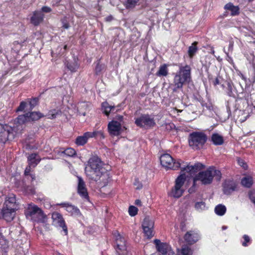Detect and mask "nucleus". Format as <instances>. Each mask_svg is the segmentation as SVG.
Listing matches in <instances>:
<instances>
[{"instance_id": "1", "label": "nucleus", "mask_w": 255, "mask_h": 255, "mask_svg": "<svg viewBox=\"0 0 255 255\" xmlns=\"http://www.w3.org/2000/svg\"><path fill=\"white\" fill-rule=\"evenodd\" d=\"M103 163L97 156L91 157L88 161V166L85 168L86 175L89 178L98 181L101 178L109 176L107 170L102 167Z\"/></svg>"}, {"instance_id": "2", "label": "nucleus", "mask_w": 255, "mask_h": 255, "mask_svg": "<svg viewBox=\"0 0 255 255\" xmlns=\"http://www.w3.org/2000/svg\"><path fill=\"white\" fill-rule=\"evenodd\" d=\"M191 68L190 65H179V71L175 74L173 85L175 87L173 91L176 92L177 89H181L184 84L189 83L191 79Z\"/></svg>"}, {"instance_id": "3", "label": "nucleus", "mask_w": 255, "mask_h": 255, "mask_svg": "<svg viewBox=\"0 0 255 255\" xmlns=\"http://www.w3.org/2000/svg\"><path fill=\"white\" fill-rule=\"evenodd\" d=\"M220 181L222 177V174L220 170L212 166L208 168L206 170L200 172L193 179V186H195L197 181H200L203 184H210L213 181V177Z\"/></svg>"}, {"instance_id": "4", "label": "nucleus", "mask_w": 255, "mask_h": 255, "mask_svg": "<svg viewBox=\"0 0 255 255\" xmlns=\"http://www.w3.org/2000/svg\"><path fill=\"white\" fill-rule=\"evenodd\" d=\"M26 218L37 223H45L46 216L37 206L29 204L25 211Z\"/></svg>"}, {"instance_id": "5", "label": "nucleus", "mask_w": 255, "mask_h": 255, "mask_svg": "<svg viewBox=\"0 0 255 255\" xmlns=\"http://www.w3.org/2000/svg\"><path fill=\"white\" fill-rule=\"evenodd\" d=\"M207 140V136L203 132H193L189 134L188 137L189 146L196 150L202 148Z\"/></svg>"}, {"instance_id": "6", "label": "nucleus", "mask_w": 255, "mask_h": 255, "mask_svg": "<svg viewBox=\"0 0 255 255\" xmlns=\"http://www.w3.org/2000/svg\"><path fill=\"white\" fill-rule=\"evenodd\" d=\"M186 179L184 173H181L175 181V185L172 188L170 195L174 198H178L183 194L184 189L183 188Z\"/></svg>"}, {"instance_id": "7", "label": "nucleus", "mask_w": 255, "mask_h": 255, "mask_svg": "<svg viewBox=\"0 0 255 255\" xmlns=\"http://www.w3.org/2000/svg\"><path fill=\"white\" fill-rule=\"evenodd\" d=\"M162 166L167 169L177 170L182 165L179 160L175 161L169 154H163L160 156Z\"/></svg>"}, {"instance_id": "8", "label": "nucleus", "mask_w": 255, "mask_h": 255, "mask_svg": "<svg viewBox=\"0 0 255 255\" xmlns=\"http://www.w3.org/2000/svg\"><path fill=\"white\" fill-rule=\"evenodd\" d=\"M135 124L140 128L147 129L154 127L156 123L152 116L143 114L135 119Z\"/></svg>"}, {"instance_id": "9", "label": "nucleus", "mask_w": 255, "mask_h": 255, "mask_svg": "<svg viewBox=\"0 0 255 255\" xmlns=\"http://www.w3.org/2000/svg\"><path fill=\"white\" fill-rule=\"evenodd\" d=\"M115 237L117 245L116 251L119 255H125L127 253V247L125 240L119 233H115Z\"/></svg>"}, {"instance_id": "10", "label": "nucleus", "mask_w": 255, "mask_h": 255, "mask_svg": "<svg viewBox=\"0 0 255 255\" xmlns=\"http://www.w3.org/2000/svg\"><path fill=\"white\" fill-rule=\"evenodd\" d=\"M52 219L53 224L62 228L65 235H67L68 234V229L62 215L59 213L55 212L52 213Z\"/></svg>"}, {"instance_id": "11", "label": "nucleus", "mask_w": 255, "mask_h": 255, "mask_svg": "<svg viewBox=\"0 0 255 255\" xmlns=\"http://www.w3.org/2000/svg\"><path fill=\"white\" fill-rule=\"evenodd\" d=\"M13 130L11 127L5 125V129L0 133V142L5 143L8 140L13 139L15 136Z\"/></svg>"}, {"instance_id": "12", "label": "nucleus", "mask_w": 255, "mask_h": 255, "mask_svg": "<svg viewBox=\"0 0 255 255\" xmlns=\"http://www.w3.org/2000/svg\"><path fill=\"white\" fill-rule=\"evenodd\" d=\"M204 167V166L200 163H197L194 165L191 166L188 164L185 165L184 167H181V173H184L185 175V172H187L189 173L190 175H192L203 168Z\"/></svg>"}, {"instance_id": "13", "label": "nucleus", "mask_w": 255, "mask_h": 255, "mask_svg": "<svg viewBox=\"0 0 255 255\" xmlns=\"http://www.w3.org/2000/svg\"><path fill=\"white\" fill-rule=\"evenodd\" d=\"M78 183L77 187L78 193L84 199L88 200L89 196L85 182L81 177L78 176Z\"/></svg>"}, {"instance_id": "14", "label": "nucleus", "mask_w": 255, "mask_h": 255, "mask_svg": "<svg viewBox=\"0 0 255 255\" xmlns=\"http://www.w3.org/2000/svg\"><path fill=\"white\" fill-rule=\"evenodd\" d=\"M184 239L188 244L192 245L199 240L200 235L197 231L191 230L185 234Z\"/></svg>"}, {"instance_id": "15", "label": "nucleus", "mask_w": 255, "mask_h": 255, "mask_svg": "<svg viewBox=\"0 0 255 255\" xmlns=\"http://www.w3.org/2000/svg\"><path fill=\"white\" fill-rule=\"evenodd\" d=\"M61 207L65 208L66 210L71 215L79 217L81 215L80 210L75 206L68 202L62 203L59 204Z\"/></svg>"}, {"instance_id": "16", "label": "nucleus", "mask_w": 255, "mask_h": 255, "mask_svg": "<svg viewBox=\"0 0 255 255\" xmlns=\"http://www.w3.org/2000/svg\"><path fill=\"white\" fill-rule=\"evenodd\" d=\"M122 124L116 121H112L108 124V129L110 134L114 135H119L120 134Z\"/></svg>"}, {"instance_id": "17", "label": "nucleus", "mask_w": 255, "mask_h": 255, "mask_svg": "<svg viewBox=\"0 0 255 255\" xmlns=\"http://www.w3.org/2000/svg\"><path fill=\"white\" fill-rule=\"evenodd\" d=\"M236 183L233 180H226L223 183V192L225 194H230L236 190Z\"/></svg>"}, {"instance_id": "18", "label": "nucleus", "mask_w": 255, "mask_h": 255, "mask_svg": "<svg viewBox=\"0 0 255 255\" xmlns=\"http://www.w3.org/2000/svg\"><path fill=\"white\" fill-rule=\"evenodd\" d=\"M15 210L14 208L12 209L4 207L2 211L3 218L7 222H10L14 218Z\"/></svg>"}, {"instance_id": "19", "label": "nucleus", "mask_w": 255, "mask_h": 255, "mask_svg": "<svg viewBox=\"0 0 255 255\" xmlns=\"http://www.w3.org/2000/svg\"><path fill=\"white\" fill-rule=\"evenodd\" d=\"M157 251L161 253V255H176L170 250V247L166 243H162L157 248Z\"/></svg>"}, {"instance_id": "20", "label": "nucleus", "mask_w": 255, "mask_h": 255, "mask_svg": "<svg viewBox=\"0 0 255 255\" xmlns=\"http://www.w3.org/2000/svg\"><path fill=\"white\" fill-rule=\"evenodd\" d=\"M5 205L6 208H14V209L17 210V205L16 203V198L14 195L10 194L6 198Z\"/></svg>"}, {"instance_id": "21", "label": "nucleus", "mask_w": 255, "mask_h": 255, "mask_svg": "<svg viewBox=\"0 0 255 255\" xmlns=\"http://www.w3.org/2000/svg\"><path fill=\"white\" fill-rule=\"evenodd\" d=\"M44 15L41 11H36L31 17V22L34 25H38L43 19Z\"/></svg>"}, {"instance_id": "22", "label": "nucleus", "mask_w": 255, "mask_h": 255, "mask_svg": "<svg viewBox=\"0 0 255 255\" xmlns=\"http://www.w3.org/2000/svg\"><path fill=\"white\" fill-rule=\"evenodd\" d=\"M91 132H86L82 136H78L75 141V143L78 145H83L87 142L89 138H91Z\"/></svg>"}, {"instance_id": "23", "label": "nucleus", "mask_w": 255, "mask_h": 255, "mask_svg": "<svg viewBox=\"0 0 255 255\" xmlns=\"http://www.w3.org/2000/svg\"><path fill=\"white\" fill-rule=\"evenodd\" d=\"M102 108L104 113L107 116H109L111 112L116 113L117 112L115 106L110 105L109 104L106 102L102 103Z\"/></svg>"}, {"instance_id": "24", "label": "nucleus", "mask_w": 255, "mask_h": 255, "mask_svg": "<svg viewBox=\"0 0 255 255\" xmlns=\"http://www.w3.org/2000/svg\"><path fill=\"white\" fill-rule=\"evenodd\" d=\"M28 164L32 165V167H35L40 162L41 159L36 153H32L29 155L27 158Z\"/></svg>"}, {"instance_id": "25", "label": "nucleus", "mask_w": 255, "mask_h": 255, "mask_svg": "<svg viewBox=\"0 0 255 255\" xmlns=\"http://www.w3.org/2000/svg\"><path fill=\"white\" fill-rule=\"evenodd\" d=\"M211 141L216 145H221L224 143V138L222 135L215 133L212 135Z\"/></svg>"}, {"instance_id": "26", "label": "nucleus", "mask_w": 255, "mask_h": 255, "mask_svg": "<svg viewBox=\"0 0 255 255\" xmlns=\"http://www.w3.org/2000/svg\"><path fill=\"white\" fill-rule=\"evenodd\" d=\"M89 105L86 102H82L78 105L77 111L80 115L85 116Z\"/></svg>"}, {"instance_id": "27", "label": "nucleus", "mask_w": 255, "mask_h": 255, "mask_svg": "<svg viewBox=\"0 0 255 255\" xmlns=\"http://www.w3.org/2000/svg\"><path fill=\"white\" fill-rule=\"evenodd\" d=\"M225 8L229 10L231 12L232 15H236L239 13V8L238 6H234L231 3H228L225 6Z\"/></svg>"}, {"instance_id": "28", "label": "nucleus", "mask_w": 255, "mask_h": 255, "mask_svg": "<svg viewBox=\"0 0 255 255\" xmlns=\"http://www.w3.org/2000/svg\"><path fill=\"white\" fill-rule=\"evenodd\" d=\"M241 184L246 188H250L253 184V178L250 176L244 177L241 180Z\"/></svg>"}, {"instance_id": "29", "label": "nucleus", "mask_w": 255, "mask_h": 255, "mask_svg": "<svg viewBox=\"0 0 255 255\" xmlns=\"http://www.w3.org/2000/svg\"><path fill=\"white\" fill-rule=\"evenodd\" d=\"M214 210L217 215L222 216L225 214L227 209L225 205L219 204L215 207Z\"/></svg>"}, {"instance_id": "30", "label": "nucleus", "mask_w": 255, "mask_h": 255, "mask_svg": "<svg viewBox=\"0 0 255 255\" xmlns=\"http://www.w3.org/2000/svg\"><path fill=\"white\" fill-rule=\"evenodd\" d=\"M198 42L196 41L194 42L192 45L189 46L188 50V53L190 58H192L195 54L197 51V45Z\"/></svg>"}, {"instance_id": "31", "label": "nucleus", "mask_w": 255, "mask_h": 255, "mask_svg": "<svg viewBox=\"0 0 255 255\" xmlns=\"http://www.w3.org/2000/svg\"><path fill=\"white\" fill-rule=\"evenodd\" d=\"M27 114H28L29 121H37L38 119H39L40 118L43 117L42 114L39 112L27 113Z\"/></svg>"}, {"instance_id": "32", "label": "nucleus", "mask_w": 255, "mask_h": 255, "mask_svg": "<svg viewBox=\"0 0 255 255\" xmlns=\"http://www.w3.org/2000/svg\"><path fill=\"white\" fill-rule=\"evenodd\" d=\"M168 74V69L166 64L161 65L159 70L156 73V75L158 76H166Z\"/></svg>"}, {"instance_id": "33", "label": "nucleus", "mask_w": 255, "mask_h": 255, "mask_svg": "<svg viewBox=\"0 0 255 255\" xmlns=\"http://www.w3.org/2000/svg\"><path fill=\"white\" fill-rule=\"evenodd\" d=\"M17 123L18 124L22 125L25 123L28 122V114L27 113L24 115H19L16 119Z\"/></svg>"}, {"instance_id": "34", "label": "nucleus", "mask_w": 255, "mask_h": 255, "mask_svg": "<svg viewBox=\"0 0 255 255\" xmlns=\"http://www.w3.org/2000/svg\"><path fill=\"white\" fill-rule=\"evenodd\" d=\"M142 227L153 228L154 222L149 217H146L142 224Z\"/></svg>"}, {"instance_id": "35", "label": "nucleus", "mask_w": 255, "mask_h": 255, "mask_svg": "<svg viewBox=\"0 0 255 255\" xmlns=\"http://www.w3.org/2000/svg\"><path fill=\"white\" fill-rule=\"evenodd\" d=\"M61 112L60 110L53 109L49 111L47 116L49 119H54L57 116L61 114Z\"/></svg>"}, {"instance_id": "36", "label": "nucleus", "mask_w": 255, "mask_h": 255, "mask_svg": "<svg viewBox=\"0 0 255 255\" xmlns=\"http://www.w3.org/2000/svg\"><path fill=\"white\" fill-rule=\"evenodd\" d=\"M145 235L148 238H151L153 236V228L150 227H142Z\"/></svg>"}, {"instance_id": "37", "label": "nucleus", "mask_w": 255, "mask_h": 255, "mask_svg": "<svg viewBox=\"0 0 255 255\" xmlns=\"http://www.w3.org/2000/svg\"><path fill=\"white\" fill-rule=\"evenodd\" d=\"M195 208L197 211H203L206 209V204L203 201L196 202L195 204Z\"/></svg>"}, {"instance_id": "38", "label": "nucleus", "mask_w": 255, "mask_h": 255, "mask_svg": "<svg viewBox=\"0 0 255 255\" xmlns=\"http://www.w3.org/2000/svg\"><path fill=\"white\" fill-rule=\"evenodd\" d=\"M192 254V251L190 247L186 245L182 247L181 249L182 255H191Z\"/></svg>"}, {"instance_id": "39", "label": "nucleus", "mask_w": 255, "mask_h": 255, "mask_svg": "<svg viewBox=\"0 0 255 255\" xmlns=\"http://www.w3.org/2000/svg\"><path fill=\"white\" fill-rule=\"evenodd\" d=\"M67 67L71 72H75L78 68V65L76 62L73 63H68L67 64Z\"/></svg>"}, {"instance_id": "40", "label": "nucleus", "mask_w": 255, "mask_h": 255, "mask_svg": "<svg viewBox=\"0 0 255 255\" xmlns=\"http://www.w3.org/2000/svg\"><path fill=\"white\" fill-rule=\"evenodd\" d=\"M67 47V45H64L63 47H62V46H59L56 49L55 54L57 55H62L64 53Z\"/></svg>"}, {"instance_id": "41", "label": "nucleus", "mask_w": 255, "mask_h": 255, "mask_svg": "<svg viewBox=\"0 0 255 255\" xmlns=\"http://www.w3.org/2000/svg\"><path fill=\"white\" fill-rule=\"evenodd\" d=\"M64 154L67 156H73L76 154L75 150L72 148H68L65 149L64 152Z\"/></svg>"}, {"instance_id": "42", "label": "nucleus", "mask_w": 255, "mask_h": 255, "mask_svg": "<svg viewBox=\"0 0 255 255\" xmlns=\"http://www.w3.org/2000/svg\"><path fill=\"white\" fill-rule=\"evenodd\" d=\"M138 209L133 206H129L128 208V213L131 216H134L137 213Z\"/></svg>"}, {"instance_id": "43", "label": "nucleus", "mask_w": 255, "mask_h": 255, "mask_svg": "<svg viewBox=\"0 0 255 255\" xmlns=\"http://www.w3.org/2000/svg\"><path fill=\"white\" fill-rule=\"evenodd\" d=\"M91 134L92 137H100V138H104L105 137L104 135V133L102 131H94L93 132H91Z\"/></svg>"}, {"instance_id": "44", "label": "nucleus", "mask_w": 255, "mask_h": 255, "mask_svg": "<svg viewBox=\"0 0 255 255\" xmlns=\"http://www.w3.org/2000/svg\"><path fill=\"white\" fill-rule=\"evenodd\" d=\"M138 0H128L127 6L128 8H132L138 2Z\"/></svg>"}, {"instance_id": "45", "label": "nucleus", "mask_w": 255, "mask_h": 255, "mask_svg": "<svg viewBox=\"0 0 255 255\" xmlns=\"http://www.w3.org/2000/svg\"><path fill=\"white\" fill-rule=\"evenodd\" d=\"M26 105L27 104L25 102L22 101L20 102L19 106L16 110V112L23 111L25 108Z\"/></svg>"}, {"instance_id": "46", "label": "nucleus", "mask_w": 255, "mask_h": 255, "mask_svg": "<svg viewBox=\"0 0 255 255\" xmlns=\"http://www.w3.org/2000/svg\"><path fill=\"white\" fill-rule=\"evenodd\" d=\"M104 66L98 63L95 68V72L97 74H99L104 69Z\"/></svg>"}, {"instance_id": "47", "label": "nucleus", "mask_w": 255, "mask_h": 255, "mask_svg": "<svg viewBox=\"0 0 255 255\" xmlns=\"http://www.w3.org/2000/svg\"><path fill=\"white\" fill-rule=\"evenodd\" d=\"M38 103V99L35 98L30 100L29 102V105L30 106V109H32Z\"/></svg>"}, {"instance_id": "48", "label": "nucleus", "mask_w": 255, "mask_h": 255, "mask_svg": "<svg viewBox=\"0 0 255 255\" xmlns=\"http://www.w3.org/2000/svg\"><path fill=\"white\" fill-rule=\"evenodd\" d=\"M249 198L251 201L255 204V191H250L249 193Z\"/></svg>"}, {"instance_id": "49", "label": "nucleus", "mask_w": 255, "mask_h": 255, "mask_svg": "<svg viewBox=\"0 0 255 255\" xmlns=\"http://www.w3.org/2000/svg\"><path fill=\"white\" fill-rule=\"evenodd\" d=\"M228 87H227V94L228 95L231 97L233 95V92H232V86L231 83H228Z\"/></svg>"}, {"instance_id": "50", "label": "nucleus", "mask_w": 255, "mask_h": 255, "mask_svg": "<svg viewBox=\"0 0 255 255\" xmlns=\"http://www.w3.org/2000/svg\"><path fill=\"white\" fill-rule=\"evenodd\" d=\"M243 238L244 239L245 241L243 243L242 245L243 246L246 247V246H247V243H248L250 242V237L248 235H245L244 236Z\"/></svg>"}, {"instance_id": "51", "label": "nucleus", "mask_w": 255, "mask_h": 255, "mask_svg": "<svg viewBox=\"0 0 255 255\" xmlns=\"http://www.w3.org/2000/svg\"><path fill=\"white\" fill-rule=\"evenodd\" d=\"M62 27L65 29H68L69 27V24L67 21L66 19H63L62 20Z\"/></svg>"}, {"instance_id": "52", "label": "nucleus", "mask_w": 255, "mask_h": 255, "mask_svg": "<svg viewBox=\"0 0 255 255\" xmlns=\"http://www.w3.org/2000/svg\"><path fill=\"white\" fill-rule=\"evenodd\" d=\"M239 164L243 167V168L246 169L248 167L247 164L244 162V161L242 159H238V160Z\"/></svg>"}, {"instance_id": "53", "label": "nucleus", "mask_w": 255, "mask_h": 255, "mask_svg": "<svg viewBox=\"0 0 255 255\" xmlns=\"http://www.w3.org/2000/svg\"><path fill=\"white\" fill-rule=\"evenodd\" d=\"M31 167H32V165H30L29 164H28V165L26 167L24 171V174L25 175H28L30 174Z\"/></svg>"}, {"instance_id": "54", "label": "nucleus", "mask_w": 255, "mask_h": 255, "mask_svg": "<svg viewBox=\"0 0 255 255\" xmlns=\"http://www.w3.org/2000/svg\"><path fill=\"white\" fill-rule=\"evenodd\" d=\"M41 10L42 12L48 13L51 11V8L48 6H44L42 7Z\"/></svg>"}, {"instance_id": "55", "label": "nucleus", "mask_w": 255, "mask_h": 255, "mask_svg": "<svg viewBox=\"0 0 255 255\" xmlns=\"http://www.w3.org/2000/svg\"><path fill=\"white\" fill-rule=\"evenodd\" d=\"M213 84L215 86L220 84L219 77H216L215 79L213 81Z\"/></svg>"}, {"instance_id": "56", "label": "nucleus", "mask_w": 255, "mask_h": 255, "mask_svg": "<svg viewBox=\"0 0 255 255\" xmlns=\"http://www.w3.org/2000/svg\"><path fill=\"white\" fill-rule=\"evenodd\" d=\"M155 245H156V249L161 245V244H162L163 243H161L160 242V241L159 240H157V239H156L154 240V241Z\"/></svg>"}, {"instance_id": "57", "label": "nucleus", "mask_w": 255, "mask_h": 255, "mask_svg": "<svg viewBox=\"0 0 255 255\" xmlns=\"http://www.w3.org/2000/svg\"><path fill=\"white\" fill-rule=\"evenodd\" d=\"M173 127H175L174 124H169L166 125V128L167 129L172 128Z\"/></svg>"}, {"instance_id": "58", "label": "nucleus", "mask_w": 255, "mask_h": 255, "mask_svg": "<svg viewBox=\"0 0 255 255\" xmlns=\"http://www.w3.org/2000/svg\"><path fill=\"white\" fill-rule=\"evenodd\" d=\"M5 125H3L0 124V133L5 129Z\"/></svg>"}, {"instance_id": "59", "label": "nucleus", "mask_w": 255, "mask_h": 255, "mask_svg": "<svg viewBox=\"0 0 255 255\" xmlns=\"http://www.w3.org/2000/svg\"><path fill=\"white\" fill-rule=\"evenodd\" d=\"M123 118H124V117L123 116L119 115V116H117V119L119 121H120L119 122H122L123 120Z\"/></svg>"}, {"instance_id": "60", "label": "nucleus", "mask_w": 255, "mask_h": 255, "mask_svg": "<svg viewBox=\"0 0 255 255\" xmlns=\"http://www.w3.org/2000/svg\"><path fill=\"white\" fill-rule=\"evenodd\" d=\"M113 19V17L112 16H108L106 18V20L107 21H110Z\"/></svg>"}, {"instance_id": "61", "label": "nucleus", "mask_w": 255, "mask_h": 255, "mask_svg": "<svg viewBox=\"0 0 255 255\" xmlns=\"http://www.w3.org/2000/svg\"><path fill=\"white\" fill-rule=\"evenodd\" d=\"M135 203L137 205L141 206V201L139 200H136L135 201Z\"/></svg>"}, {"instance_id": "62", "label": "nucleus", "mask_w": 255, "mask_h": 255, "mask_svg": "<svg viewBox=\"0 0 255 255\" xmlns=\"http://www.w3.org/2000/svg\"><path fill=\"white\" fill-rule=\"evenodd\" d=\"M29 175L31 176V180L32 181L33 180H34L35 179V176L34 175H33V174H29Z\"/></svg>"}, {"instance_id": "63", "label": "nucleus", "mask_w": 255, "mask_h": 255, "mask_svg": "<svg viewBox=\"0 0 255 255\" xmlns=\"http://www.w3.org/2000/svg\"><path fill=\"white\" fill-rule=\"evenodd\" d=\"M227 228V227L226 226H223V227H222L223 230H225Z\"/></svg>"}, {"instance_id": "64", "label": "nucleus", "mask_w": 255, "mask_h": 255, "mask_svg": "<svg viewBox=\"0 0 255 255\" xmlns=\"http://www.w3.org/2000/svg\"><path fill=\"white\" fill-rule=\"evenodd\" d=\"M253 68L255 69V63H254L253 64Z\"/></svg>"}]
</instances>
